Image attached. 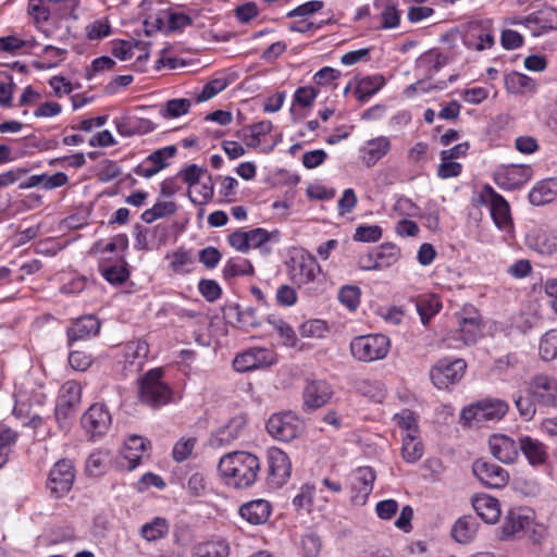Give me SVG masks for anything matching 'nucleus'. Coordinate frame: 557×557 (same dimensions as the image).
Returning <instances> with one entry per match:
<instances>
[{
    "mask_svg": "<svg viewBox=\"0 0 557 557\" xmlns=\"http://www.w3.org/2000/svg\"><path fill=\"white\" fill-rule=\"evenodd\" d=\"M259 458L246 450L227 453L220 458L218 472L223 482L236 490L252 486L260 473Z\"/></svg>",
    "mask_w": 557,
    "mask_h": 557,
    "instance_id": "f257e3e1",
    "label": "nucleus"
},
{
    "mask_svg": "<svg viewBox=\"0 0 557 557\" xmlns=\"http://www.w3.org/2000/svg\"><path fill=\"white\" fill-rule=\"evenodd\" d=\"M286 274L290 283L308 295H318L323 282L322 267L307 249H294L285 260Z\"/></svg>",
    "mask_w": 557,
    "mask_h": 557,
    "instance_id": "f03ea898",
    "label": "nucleus"
},
{
    "mask_svg": "<svg viewBox=\"0 0 557 557\" xmlns=\"http://www.w3.org/2000/svg\"><path fill=\"white\" fill-rule=\"evenodd\" d=\"M475 206L488 209L495 226L506 233H513V222L508 201L498 194L491 185H484L473 196Z\"/></svg>",
    "mask_w": 557,
    "mask_h": 557,
    "instance_id": "7ed1b4c3",
    "label": "nucleus"
},
{
    "mask_svg": "<svg viewBox=\"0 0 557 557\" xmlns=\"http://www.w3.org/2000/svg\"><path fill=\"white\" fill-rule=\"evenodd\" d=\"M139 400L150 408L158 409L173 400L172 387L163 381V371L154 368L139 379Z\"/></svg>",
    "mask_w": 557,
    "mask_h": 557,
    "instance_id": "20e7f679",
    "label": "nucleus"
},
{
    "mask_svg": "<svg viewBox=\"0 0 557 557\" xmlns=\"http://www.w3.org/2000/svg\"><path fill=\"white\" fill-rule=\"evenodd\" d=\"M391 348V339L381 333L355 336L349 345L351 356L360 362L383 360Z\"/></svg>",
    "mask_w": 557,
    "mask_h": 557,
    "instance_id": "39448f33",
    "label": "nucleus"
},
{
    "mask_svg": "<svg viewBox=\"0 0 557 557\" xmlns=\"http://www.w3.org/2000/svg\"><path fill=\"white\" fill-rule=\"evenodd\" d=\"M265 482L269 488L277 490L285 485L292 475V461L288 455L277 447H269L265 453Z\"/></svg>",
    "mask_w": 557,
    "mask_h": 557,
    "instance_id": "423d86ee",
    "label": "nucleus"
},
{
    "mask_svg": "<svg viewBox=\"0 0 557 557\" xmlns=\"http://www.w3.org/2000/svg\"><path fill=\"white\" fill-rule=\"evenodd\" d=\"M467 370V363L460 358H442L430 370L432 383L438 389L448 388L461 381Z\"/></svg>",
    "mask_w": 557,
    "mask_h": 557,
    "instance_id": "0eeeda50",
    "label": "nucleus"
},
{
    "mask_svg": "<svg viewBox=\"0 0 557 557\" xmlns=\"http://www.w3.org/2000/svg\"><path fill=\"white\" fill-rule=\"evenodd\" d=\"M277 363L276 352L267 347H250L238 352L233 360V369L238 373L270 368Z\"/></svg>",
    "mask_w": 557,
    "mask_h": 557,
    "instance_id": "6e6552de",
    "label": "nucleus"
},
{
    "mask_svg": "<svg viewBox=\"0 0 557 557\" xmlns=\"http://www.w3.org/2000/svg\"><path fill=\"white\" fill-rule=\"evenodd\" d=\"M265 426L269 435L281 442L293 441L304 429L302 421L290 411L272 414Z\"/></svg>",
    "mask_w": 557,
    "mask_h": 557,
    "instance_id": "1a4fd4ad",
    "label": "nucleus"
},
{
    "mask_svg": "<svg viewBox=\"0 0 557 557\" xmlns=\"http://www.w3.org/2000/svg\"><path fill=\"white\" fill-rule=\"evenodd\" d=\"M75 481V468L70 459L58 460L50 469L47 487L57 498L65 496Z\"/></svg>",
    "mask_w": 557,
    "mask_h": 557,
    "instance_id": "9d476101",
    "label": "nucleus"
},
{
    "mask_svg": "<svg viewBox=\"0 0 557 557\" xmlns=\"http://www.w3.org/2000/svg\"><path fill=\"white\" fill-rule=\"evenodd\" d=\"M508 404L502 399H484L465 408L461 419L466 421H498L508 411Z\"/></svg>",
    "mask_w": 557,
    "mask_h": 557,
    "instance_id": "9b49d317",
    "label": "nucleus"
},
{
    "mask_svg": "<svg viewBox=\"0 0 557 557\" xmlns=\"http://www.w3.org/2000/svg\"><path fill=\"white\" fill-rule=\"evenodd\" d=\"M534 512L528 507L511 508L505 515L498 531V539L509 541L530 528Z\"/></svg>",
    "mask_w": 557,
    "mask_h": 557,
    "instance_id": "f8f14e48",
    "label": "nucleus"
},
{
    "mask_svg": "<svg viewBox=\"0 0 557 557\" xmlns=\"http://www.w3.org/2000/svg\"><path fill=\"white\" fill-rule=\"evenodd\" d=\"M533 176V169L528 164H507L494 172L495 184L504 190H513L527 184Z\"/></svg>",
    "mask_w": 557,
    "mask_h": 557,
    "instance_id": "ddd939ff",
    "label": "nucleus"
},
{
    "mask_svg": "<svg viewBox=\"0 0 557 557\" xmlns=\"http://www.w3.org/2000/svg\"><path fill=\"white\" fill-rule=\"evenodd\" d=\"M513 24H520L530 30L533 37H541L550 32H557V10L552 7L543 8L520 18Z\"/></svg>",
    "mask_w": 557,
    "mask_h": 557,
    "instance_id": "4468645a",
    "label": "nucleus"
},
{
    "mask_svg": "<svg viewBox=\"0 0 557 557\" xmlns=\"http://www.w3.org/2000/svg\"><path fill=\"white\" fill-rule=\"evenodd\" d=\"M112 417L104 404H92L82 417V425L92 438L102 437L110 429Z\"/></svg>",
    "mask_w": 557,
    "mask_h": 557,
    "instance_id": "2eb2a0df",
    "label": "nucleus"
},
{
    "mask_svg": "<svg viewBox=\"0 0 557 557\" xmlns=\"http://www.w3.org/2000/svg\"><path fill=\"white\" fill-rule=\"evenodd\" d=\"M525 392L543 407H557V379L546 375H535L527 386Z\"/></svg>",
    "mask_w": 557,
    "mask_h": 557,
    "instance_id": "dca6fc26",
    "label": "nucleus"
},
{
    "mask_svg": "<svg viewBox=\"0 0 557 557\" xmlns=\"http://www.w3.org/2000/svg\"><path fill=\"white\" fill-rule=\"evenodd\" d=\"M481 320L476 317L461 318L459 327L444 339L446 347L459 349L472 345L481 337Z\"/></svg>",
    "mask_w": 557,
    "mask_h": 557,
    "instance_id": "f3484780",
    "label": "nucleus"
},
{
    "mask_svg": "<svg viewBox=\"0 0 557 557\" xmlns=\"http://www.w3.org/2000/svg\"><path fill=\"white\" fill-rule=\"evenodd\" d=\"M101 322L95 314H84L74 320L66 327V343L71 347L76 342L89 341L100 333Z\"/></svg>",
    "mask_w": 557,
    "mask_h": 557,
    "instance_id": "a211bd4d",
    "label": "nucleus"
},
{
    "mask_svg": "<svg viewBox=\"0 0 557 557\" xmlns=\"http://www.w3.org/2000/svg\"><path fill=\"white\" fill-rule=\"evenodd\" d=\"M177 149L175 146H165L148 154L133 172L140 177L151 178L157 173L170 165V160L175 157Z\"/></svg>",
    "mask_w": 557,
    "mask_h": 557,
    "instance_id": "6ab92c4d",
    "label": "nucleus"
},
{
    "mask_svg": "<svg viewBox=\"0 0 557 557\" xmlns=\"http://www.w3.org/2000/svg\"><path fill=\"white\" fill-rule=\"evenodd\" d=\"M376 479L371 467H358L350 476L351 502L355 505H364L371 495Z\"/></svg>",
    "mask_w": 557,
    "mask_h": 557,
    "instance_id": "aec40b11",
    "label": "nucleus"
},
{
    "mask_svg": "<svg viewBox=\"0 0 557 557\" xmlns=\"http://www.w3.org/2000/svg\"><path fill=\"white\" fill-rule=\"evenodd\" d=\"M247 419L244 414H236L226 424L214 430L209 437V445L212 448L230 446L238 440L246 428Z\"/></svg>",
    "mask_w": 557,
    "mask_h": 557,
    "instance_id": "412c9836",
    "label": "nucleus"
},
{
    "mask_svg": "<svg viewBox=\"0 0 557 557\" xmlns=\"http://www.w3.org/2000/svg\"><path fill=\"white\" fill-rule=\"evenodd\" d=\"M522 454L529 466L534 469L544 468L549 460V447L539 438L519 435V454Z\"/></svg>",
    "mask_w": 557,
    "mask_h": 557,
    "instance_id": "4be33fe9",
    "label": "nucleus"
},
{
    "mask_svg": "<svg viewBox=\"0 0 557 557\" xmlns=\"http://www.w3.org/2000/svg\"><path fill=\"white\" fill-rule=\"evenodd\" d=\"M473 474L488 488H502L509 480V473L503 467L479 459L473 462Z\"/></svg>",
    "mask_w": 557,
    "mask_h": 557,
    "instance_id": "5701e85b",
    "label": "nucleus"
},
{
    "mask_svg": "<svg viewBox=\"0 0 557 557\" xmlns=\"http://www.w3.org/2000/svg\"><path fill=\"white\" fill-rule=\"evenodd\" d=\"M494 42V30L488 20L471 23L463 36L465 46L476 51L491 49Z\"/></svg>",
    "mask_w": 557,
    "mask_h": 557,
    "instance_id": "b1692460",
    "label": "nucleus"
},
{
    "mask_svg": "<svg viewBox=\"0 0 557 557\" xmlns=\"http://www.w3.org/2000/svg\"><path fill=\"white\" fill-rule=\"evenodd\" d=\"M488 446L491 454L503 463H513L519 457V437L516 441L506 434H492Z\"/></svg>",
    "mask_w": 557,
    "mask_h": 557,
    "instance_id": "393cba45",
    "label": "nucleus"
},
{
    "mask_svg": "<svg viewBox=\"0 0 557 557\" xmlns=\"http://www.w3.org/2000/svg\"><path fill=\"white\" fill-rule=\"evenodd\" d=\"M392 149L391 138L384 135L368 139L358 149L359 158L367 168H373Z\"/></svg>",
    "mask_w": 557,
    "mask_h": 557,
    "instance_id": "a878e982",
    "label": "nucleus"
},
{
    "mask_svg": "<svg viewBox=\"0 0 557 557\" xmlns=\"http://www.w3.org/2000/svg\"><path fill=\"white\" fill-rule=\"evenodd\" d=\"M332 395L333 389L326 381H311L304 389V407L307 411H313L324 406Z\"/></svg>",
    "mask_w": 557,
    "mask_h": 557,
    "instance_id": "bb28decb",
    "label": "nucleus"
},
{
    "mask_svg": "<svg viewBox=\"0 0 557 557\" xmlns=\"http://www.w3.org/2000/svg\"><path fill=\"white\" fill-rule=\"evenodd\" d=\"M528 246L544 256H552L557 251V234L548 227H535L527 235Z\"/></svg>",
    "mask_w": 557,
    "mask_h": 557,
    "instance_id": "cd10ccee",
    "label": "nucleus"
},
{
    "mask_svg": "<svg viewBox=\"0 0 557 557\" xmlns=\"http://www.w3.org/2000/svg\"><path fill=\"white\" fill-rule=\"evenodd\" d=\"M149 354V345L145 339H135L123 347V367L129 372L139 371Z\"/></svg>",
    "mask_w": 557,
    "mask_h": 557,
    "instance_id": "c85d7f7f",
    "label": "nucleus"
},
{
    "mask_svg": "<svg viewBox=\"0 0 557 557\" xmlns=\"http://www.w3.org/2000/svg\"><path fill=\"white\" fill-rule=\"evenodd\" d=\"M374 8L379 10L375 17L379 29H394L400 25L401 12L396 0H377Z\"/></svg>",
    "mask_w": 557,
    "mask_h": 557,
    "instance_id": "c756f323",
    "label": "nucleus"
},
{
    "mask_svg": "<svg viewBox=\"0 0 557 557\" xmlns=\"http://www.w3.org/2000/svg\"><path fill=\"white\" fill-rule=\"evenodd\" d=\"M271 512L272 506L265 499H255L242 505L239 508L240 517L253 525L265 523Z\"/></svg>",
    "mask_w": 557,
    "mask_h": 557,
    "instance_id": "7c9ffc66",
    "label": "nucleus"
},
{
    "mask_svg": "<svg viewBox=\"0 0 557 557\" xmlns=\"http://www.w3.org/2000/svg\"><path fill=\"white\" fill-rule=\"evenodd\" d=\"M472 506L481 519L486 523H496L502 515L497 498L487 494H478L472 498Z\"/></svg>",
    "mask_w": 557,
    "mask_h": 557,
    "instance_id": "2f4dec72",
    "label": "nucleus"
},
{
    "mask_svg": "<svg viewBox=\"0 0 557 557\" xmlns=\"http://www.w3.org/2000/svg\"><path fill=\"white\" fill-rule=\"evenodd\" d=\"M529 201L533 206H544L557 199V177L539 181L529 191Z\"/></svg>",
    "mask_w": 557,
    "mask_h": 557,
    "instance_id": "473e14b6",
    "label": "nucleus"
},
{
    "mask_svg": "<svg viewBox=\"0 0 557 557\" xmlns=\"http://www.w3.org/2000/svg\"><path fill=\"white\" fill-rule=\"evenodd\" d=\"M146 440L139 435H131L124 442L121 457L125 462H121L127 470H134L140 462L146 451Z\"/></svg>",
    "mask_w": 557,
    "mask_h": 557,
    "instance_id": "72a5a7b5",
    "label": "nucleus"
},
{
    "mask_svg": "<svg viewBox=\"0 0 557 557\" xmlns=\"http://www.w3.org/2000/svg\"><path fill=\"white\" fill-rule=\"evenodd\" d=\"M504 85L506 90L513 95L522 96L536 91V82L532 77L517 71L505 75Z\"/></svg>",
    "mask_w": 557,
    "mask_h": 557,
    "instance_id": "f704fd0d",
    "label": "nucleus"
},
{
    "mask_svg": "<svg viewBox=\"0 0 557 557\" xmlns=\"http://www.w3.org/2000/svg\"><path fill=\"white\" fill-rule=\"evenodd\" d=\"M166 259L169 260V269L176 275H186L193 271L195 258L190 250L181 247L169 252Z\"/></svg>",
    "mask_w": 557,
    "mask_h": 557,
    "instance_id": "c9c22d12",
    "label": "nucleus"
},
{
    "mask_svg": "<svg viewBox=\"0 0 557 557\" xmlns=\"http://www.w3.org/2000/svg\"><path fill=\"white\" fill-rule=\"evenodd\" d=\"M478 521L472 516H462L451 529L453 539L460 544L472 542L478 532Z\"/></svg>",
    "mask_w": 557,
    "mask_h": 557,
    "instance_id": "e433bc0d",
    "label": "nucleus"
},
{
    "mask_svg": "<svg viewBox=\"0 0 557 557\" xmlns=\"http://www.w3.org/2000/svg\"><path fill=\"white\" fill-rule=\"evenodd\" d=\"M416 308L422 324L426 325L440 312L442 308L441 298L435 294L420 295L416 299Z\"/></svg>",
    "mask_w": 557,
    "mask_h": 557,
    "instance_id": "4c0bfd02",
    "label": "nucleus"
},
{
    "mask_svg": "<svg viewBox=\"0 0 557 557\" xmlns=\"http://www.w3.org/2000/svg\"><path fill=\"white\" fill-rule=\"evenodd\" d=\"M372 249L377 271L391 268L400 258V249L393 243H383Z\"/></svg>",
    "mask_w": 557,
    "mask_h": 557,
    "instance_id": "58836bf2",
    "label": "nucleus"
},
{
    "mask_svg": "<svg viewBox=\"0 0 557 557\" xmlns=\"http://www.w3.org/2000/svg\"><path fill=\"white\" fill-rule=\"evenodd\" d=\"M394 422L401 432V438H410L420 435L418 416L410 409H403L393 417Z\"/></svg>",
    "mask_w": 557,
    "mask_h": 557,
    "instance_id": "ea45409f",
    "label": "nucleus"
},
{
    "mask_svg": "<svg viewBox=\"0 0 557 557\" xmlns=\"http://www.w3.org/2000/svg\"><path fill=\"white\" fill-rule=\"evenodd\" d=\"M193 102L187 98L169 99L159 107V114L165 120H174L189 113Z\"/></svg>",
    "mask_w": 557,
    "mask_h": 557,
    "instance_id": "a19ab883",
    "label": "nucleus"
},
{
    "mask_svg": "<svg viewBox=\"0 0 557 557\" xmlns=\"http://www.w3.org/2000/svg\"><path fill=\"white\" fill-rule=\"evenodd\" d=\"M193 557H227L230 546L225 540H214L198 543L193 547Z\"/></svg>",
    "mask_w": 557,
    "mask_h": 557,
    "instance_id": "79ce46f5",
    "label": "nucleus"
},
{
    "mask_svg": "<svg viewBox=\"0 0 557 557\" xmlns=\"http://www.w3.org/2000/svg\"><path fill=\"white\" fill-rule=\"evenodd\" d=\"M384 85L385 78L380 74L362 77L356 86V97L359 101L366 102L379 92Z\"/></svg>",
    "mask_w": 557,
    "mask_h": 557,
    "instance_id": "37998d69",
    "label": "nucleus"
},
{
    "mask_svg": "<svg viewBox=\"0 0 557 557\" xmlns=\"http://www.w3.org/2000/svg\"><path fill=\"white\" fill-rule=\"evenodd\" d=\"M170 524L165 518L156 517L146 522L140 528V535L147 542H154L165 537L169 533Z\"/></svg>",
    "mask_w": 557,
    "mask_h": 557,
    "instance_id": "c03bdc74",
    "label": "nucleus"
},
{
    "mask_svg": "<svg viewBox=\"0 0 557 557\" xmlns=\"http://www.w3.org/2000/svg\"><path fill=\"white\" fill-rule=\"evenodd\" d=\"M223 277L230 281L237 276L250 275L253 273V267L250 261L243 257L230 258L222 270Z\"/></svg>",
    "mask_w": 557,
    "mask_h": 557,
    "instance_id": "a18cd8bd",
    "label": "nucleus"
},
{
    "mask_svg": "<svg viewBox=\"0 0 557 557\" xmlns=\"http://www.w3.org/2000/svg\"><path fill=\"white\" fill-rule=\"evenodd\" d=\"M144 122L143 119L129 114H124L113 120L116 132L123 137L140 134Z\"/></svg>",
    "mask_w": 557,
    "mask_h": 557,
    "instance_id": "49530a36",
    "label": "nucleus"
},
{
    "mask_svg": "<svg viewBox=\"0 0 557 557\" xmlns=\"http://www.w3.org/2000/svg\"><path fill=\"white\" fill-rule=\"evenodd\" d=\"M99 271L102 277L111 285H121L129 277V271L125 262L115 264L101 263Z\"/></svg>",
    "mask_w": 557,
    "mask_h": 557,
    "instance_id": "de8ad7c7",
    "label": "nucleus"
},
{
    "mask_svg": "<svg viewBox=\"0 0 557 557\" xmlns=\"http://www.w3.org/2000/svg\"><path fill=\"white\" fill-rule=\"evenodd\" d=\"M424 454L421 436L401 438V457L408 463L418 462Z\"/></svg>",
    "mask_w": 557,
    "mask_h": 557,
    "instance_id": "09e8293b",
    "label": "nucleus"
},
{
    "mask_svg": "<svg viewBox=\"0 0 557 557\" xmlns=\"http://www.w3.org/2000/svg\"><path fill=\"white\" fill-rule=\"evenodd\" d=\"M111 461L109 451L96 450L89 455L86 461V471L91 476L103 474Z\"/></svg>",
    "mask_w": 557,
    "mask_h": 557,
    "instance_id": "8fccbe9b",
    "label": "nucleus"
},
{
    "mask_svg": "<svg viewBox=\"0 0 557 557\" xmlns=\"http://www.w3.org/2000/svg\"><path fill=\"white\" fill-rule=\"evenodd\" d=\"M18 440V433L9 426L0 425V469L8 462L13 446Z\"/></svg>",
    "mask_w": 557,
    "mask_h": 557,
    "instance_id": "3c124183",
    "label": "nucleus"
},
{
    "mask_svg": "<svg viewBox=\"0 0 557 557\" xmlns=\"http://www.w3.org/2000/svg\"><path fill=\"white\" fill-rule=\"evenodd\" d=\"M228 85L230 81L226 76L220 75L213 77L203 85L201 91L196 97V102L200 103L212 99L218 94L223 91Z\"/></svg>",
    "mask_w": 557,
    "mask_h": 557,
    "instance_id": "603ef678",
    "label": "nucleus"
},
{
    "mask_svg": "<svg viewBox=\"0 0 557 557\" xmlns=\"http://www.w3.org/2000/svg\"><path fill=\"white\" fill-rule=\"evenodd\" d=\"M513 403L522 420L529 422L536 413V401L525 392L523 395L521 392L513 396Z\"/></svg>",
    "mask_w": 557,
    "mask_h": 557,
    "instance_id": "864d4df0",
    "label": "nucleus"
},
{
    "mask_svg": "<svg viewBox=\"0 0 557 557\" xmlns=\"http://www.w3.org/2000/svg\"><path fill=\"white\" fill-rule=\"evenodd\" d=\"M269 323L277 332L278 336L283 339L285 346L295 347L298 338L294 329L281 318H269Z\"/></svg>",
    "mask_w": 557,
    "mask_h": 557,
    "instance_id": "5fc2aeb1",
    "label": "nucleus"
},
{
    "mask_svg": "<svg viewBox=\"0 0 557 557\" xmlns=\"http://www.w3.org/2000/svg\"><path fill=\"white\" fill-rule=\"evenodd\" d=\"M360 298L361 290L356 285L342 286L338 292L339 302L351 312L356 311L359 307Z\"/></svg>",
    "mask_w": 557,
    "mask_h": 557,
    "instance_id": "6e6d98bb",
    "label": "nucleus"
},
{
    "mask_svg": "<svg viewBox=\"0 0 557 557\" xmlns=\"http://www.w3.org/2000/svg\"><path fill=\"white\" fill-rule=\"evenodd\" d=\"M540 356L545 361H552L557 357V330L545 333L540 342Z\"/></svg>",
    "mask_w": 557,
    "mask_h": 557,
    "instance_id": "4d7b16f0",
    "label": "nucleus"
},
{
    "mask_svg": "<svg viewBox=\"0 0 557 557\" xmlns=\"http://www.w3.org/2000/svg\"><path fill=\"white\" fill-rule=\"evenodd\" d=\"M418 62L420 67H424L429 74H433L446 64V58L436 50H430L423 53Z\"/></svg>",
    "mask_w": 557,
    "mask_h": 557,
    "instance_id": "13d9d810",
    "label": "nucleus"
},
{
    "mask_svg": "<svg viewBox=\"0 0 557 557\" xmlns=\"http://www.w3.org/2000/svg\"><path fill=\"white\" fill-rule=\"evenodd\" d=\"M327 331L326 322L321 319L308 320L299 327L300 335L307 338H323Z\"/></svg>",
    "mask_w": 557,
    "mask_h": 557,
    "instance_id": "bf43d9fd",
    "label": "nucleus"
},
{
    "mask_svg": "<svg viewBox=\"0 0 557 557\" xmlns=\"http://www.w3.org/2000/svg\"><path fill=\"white\" fill-rule=\"evenodd\" d=\"M383 230L380 225L362 224L357 226L352 236L355 242L360 243H376L382 238Z\"/></svg>",
    "mask_w": 557,
    "mask_h": 557,
    "instance_id": "052dcab7",
    "label": "nucleus"
},
{
    "mask_svg": "<svg viewBox=\"0 0 557 557\" xmlns=\"http://www.w3.org/2000/svg\"><path fill=\"white\" fill-rule=\"evenodd\" d=\"M81 397L82 386L77 382L69 381L62 385L57 399L75 407Z\"/></svg>",
    "mask_w": 557,
    "mask_h": 557,
    "instance_id": "680f3d73",
    "label": "nucleus"
},
{
    "mask_svg": "<svg viewBox=\"0 0 557 557\" xmlns=\"http://www.w3.org/2000/svg\"><path fill=\"white\" fill-rule=\"evenodd\" d=\"M315 494V486L311 483H305L300 486L299 492L293 498V506L297 509L310 510Z\"/></svg>",
    "mask_w": 557,
    "mask_h": 557,
    "instance_id": "e2e57ef3",
    "label": "nucleus"
},
{
    "mask_svg": "<svg viewBox=\"0 0 557 557\" xmlns=\"http://www.w3.org/2000/svg\"><path fill=\"white\" fill-rule=\"evenodd\" d=\"M34 45H36L34 40H24L14 35L0 37V51L2 52L17 53L24 47L32 48Z\"/></svg>",
    "mask_w": 557,
    "mask_h": 557,
    "instance_id": "0e129e2a",
    "label": "nucleus"
},
{
    "mask_svg": "<svg viewBox=\"0 0 557 557\" xmlns=\"http://www.w3.org/2000/svg\"><path fill=\"white\" fill-rule=\"evenodd\" d=\"M198 292L209 302H214L220 299L222 288L214 280L202 278L198 283Z\"/></svg>",
    "mask_w": 557,
    "mask_h": 557,
    "instance_id": "69168bd1",
    "label": "nucleus"
},
{
    "mask_svg": "<svg viewBox=\"0 0 557 557\" xmlns=\"http://www.w3.org/2000/svg\"><path fill=\"white\" fill-rule=\"evenodd\" d=\"M394 211L405 218H418L421 215L420 208L410 198L405 196L397 198Z\"/></svg>",
    "mask_w": 557,
    "mask_h": 557,
    "instance_id": "338daca9",
    "label": "nucleus"
},
{
    "mask_svg": "<svg viewBox=\"0 0 557 557\" xmlns=\"http://www.w3.org/2000/svg\"><path fill=\"white\" fill-rule=\"evenodd\" d=\"M302 553L306 557H317L321 550V540L313 532H307L300 541Z\"/></svg>",
    "mask_w": 557,
    "mask_h": 557,
    "instance_id": "774afa93",
    "label": "nucleus"
}]
</instances>
